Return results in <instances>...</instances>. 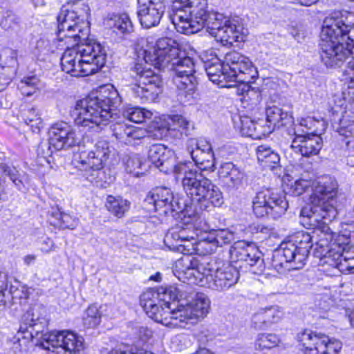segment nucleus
I'll use <instances>...</instances> for the list:
<instances>
[{"label": "nucleus", "mask_w": 354, "mask_h": 354, "mask_svg": "<svg viewBox=\"0 0 354 354\" xmlns=\"http://www.w3.org/2000/svg\"><path fill=\"white\" fill-rule=\"evenodd\" d=\"M29 297L28 289L19 284L18 281H15V284H11L8 292H6V302L10 301L13 304H22L26 302Z\"/></svg>", "instance_id": "39"}, {"label": "nucleus", "mask_w": 354, "mask_h": 354, "mask_svg": "<svg viewBox=\"0 0 354 354\" xmlns=\"http://www.w3.org/2000/svg\"><path fill=\"white\" fill-rule=\"evenodd\" d=\"M7 288L6 277L4 274H0V310L5 308L6 305V292H7Z\"/></svg>", "instance_id": "61"}, {"label": "nucleus", "mask_w": 354, "mask_h": 354, "mask_svg": "<svg viewBox=\"0 0 354 354\" xmlns=\"http://www.w3.org/2000/svg\"><path fill=\"white\" fill-rule=\"evenodd\" d=\"M169 68L173 71L174 75L194 74L195 73L194 63L189 57H180L178 55V58L171 62Z\"/></svg>", "instance_id": "40"}, {"label": "nucleus", "mask_w": 354, "mask_h": 354, "mask_svg": "<svg viewBox=\"0 0 354 354\" xmlns=\"http://www.w3.org/2000/svg\"><path fill=\"white\" fill-rule=\"evenodd\" d=\"M0 26L5 30H14L18 26L17 19L15 15L8 13L6 16L1 19Z\"/></svg>", "instance_id": "57"}, {"label": "nucleus", "mask_w": 354, "mask_h": 354, "mask_svg": "<svg viewBox=\"0 0 354 354\" xmlns=\"http://www.w3.org/2000/svg\"><path fill=\"white\" fill-rule=\"evenodd\" d=\"M132 125L124 122H118L111 126L113 136L124 144H130Z\"/></svg>", "instance_id": "44"}, {"label": "nucleus", "mask_w": 354, "mask_h": 354, "mask_svg": "<svg viewBox=\"0 0 354 354\" xmlns=\"http://www.w3.org/2000/svg\"><path fill=\"white\" fill-rule=\"evenodd\" d=\"M256 152L259 162L264 167L273 169L280 162L279 154L269 146L260 145L257 148Z\"/></svg>", "instance_id": "34"}, {"label": "nucleus", "mask_w": 354, "mask_h": 354, "mask_svg": "<svg viewBox=\"0 0 354 354\" xmlns=\"http://www.w3.org/2000/svg\"><path fill=\"white\" fill-rule=\"evenodd\" d=\"M283 315V310L278 306L260 308L252 315L251 324L256 329L266 330L279 323Z\"/></svg>", "instance_id": "23"}, {"label": "nucleus", "mask_w": 354, "mask_h": 354, "mask_svg": "<svg viewBox=\"0 0 354 354\" xmlns=\"http://www.w3.org/2000/svg\"><path fill=\"white\" fill-rule=\"evenodd\" d=\"M166 122L169 131H178L181 135H187L190 123L185 117L180 115H168Z\"/></svg>", "instance_id": "43"}, {"label": "nucleus", "mask_w": 354, "mask_h": 354, "mask_svg": "<svg viewBox=\"0 0 354 354\" xmlns=\"http://www.w3.org/2000/svg\"><path fill=\"white\" fill-rule=\"evenodd\" d=\"M38 79L35 76L24 77L21 80V91L27 96L33 95L37 89Z\"/></svg>", "instance_id": "51"}, {"label": "nucleus", "mask_w": 354, "mask_h": 354, "mask_svg": "<svg viewBox=\"0 0 354 354\" xmlns=\"http://www.w3.org/2000/svg\"><path fill=\"white\" fill-rule=\"evenodd\" d=\"M341 130L339 133L348 136H354V120H350L348 115H343L339 120Z\"/></svg>", "instance_id": "56"}, {"label": "nucleus", "mask_w": 354, "mask_h": 354, "mask_svg": "<svg viewBox=\"0 0 354 354\" xmlns=\"http://www.w3.org/2000/svg\"><path fill=\"white\" fill-rule=\"evenodd\" d=\"M299 341L305 348V354H337L342 346L338 339L313 332L303 333Z\"/></svg>", "instance_id": "18"}, {"label": "nucleus", "mask_w": 354, "mask_h": 354, "mask_svg": "<svg viewBox=\"0 0 354 354\" xmlns=\"http://www.w3.org/2000/svg\"><path fill=\"white\" fill-rule=\"evenodd\" d=\"M152 332L147 327L141 326L138 328V335L143 341L147 340L151 336Z\"/></svg>", "instance_id": "64"}, {"label": "nucleus", "mask_w": 354, "mask_h": 354, "mask_svg": "<svg viewBox=\"0 0 354 354\" xmlns=\"http://www.w3.org/2000/svg\"><path fill=\"white\" fill-rule=\"evenodd\" d=\"M314 239L315 236L307 232L295 233L274 251L272 266L278 272H281L283 268L288 270L302 268L313 247Z\"/></svg>", "instance_id": "7"}, {"label": "nucleus", "mask_w": 354, "mask_h": 354, "mask_svg": "<svg viewBox=\"0 0 354 354\" xmlns=\"http://www.w3.org/2000/svg\"><path fill=\"white\" fill-rule=\"evenodd\" d=\"M165 243H170L174 247H179V244L180 243V237L178 227L169 230L165 236Z\"/></svg>", "instance_id": "60"}, {"label": "nucleus", "mask_w": 354, "mask_h": 354, "mask_svg": "<svg viewBox=\"0 0 354 354\" xmlns=\"http://www.w3.org/2000/svg\"><path fill=\"white\" fill-rule=\"evenodd\" d=\"M240 130L243 136L253 139H261L271 133L270 127H264L263 121L256 122L248 116H241Z\"/></svg>", "instance_id": "29"}, {"label": "nucleus", "mask_w": 354, "mask_h": 354, "mask_svg": "<svg viewBox=\"0 0 354 354\" xmlns=\"http://www.w3.org/2000/svg\"><path fill=\"white\" fill-rule=\"evenodd\" d=\"M182 185L190 201L183 199L185 217L188 216L191 221L197 218L200 210L206 209L209 203L220 206L223 203L220 189L198 169L188 172L182 179Z\"/></svg>", "instance_id": "6"}, {"label": "nucleus", "mask_w": 354, "mask_h": 354, "mask_svg": "<svg viewBox=\"0 0 354 354\" xmlns=\"http://www.w3.org/2000/svg\"><path fill=\"white\" fill-rule=\"evenodd\" d=\"M231 258L235 261L243 262L240 267L248 268V271L254 274H261L265 270V263L261 252L252 243L240 241L234 243L230 250Z\"/></svg>", "instance_id": "16"}, {"label": "nucleus", "mask_w": 354, "mask_h": 354, "mask_svg": "<svg viewBox=\"0 0 354 354\" xmlns=\"http://www.w3.org/2000/svg\"><path fill=\"white\" fill-rule=\"evenodd\" d=\"M242 30L241 26H238L235 21L230 20L218 34L216 41H220L223 46H232L234 42L244 41L245 36Z\"/></svg>", "instance_id": "31"}, {"label": "nucleus", "mask_w": 354, "mask_h": 354, "mask_svg": "<svg viewBox=\"0 0 354 354\" xmlns=\"http://www.w3.org/2000/svg\"><path fill=\"white\" fill-rule=\"evenodd\" d=\"M209 288L217 290L229 288L234 285L239 279V271L235 266L223 265L221 268L213 270L206 268L205 273L203 275Z\"/></svg>", "instance_id": "19"}, {"label": "nucleus", "mask_w": 354, "mask_h": 354, "mask_svg": "<svg viewBox=\"0 0 354 354\" xmlns=\"http://www.w3.org/2000/svg\"><path fill=\"white\" fill-rule=\"evenodd\" d=\"M57 46L54 41L41 37L30 44L31 53L38 59L44 60L46 56L53 53Z\"/></svg>", "instance_id": "35"}, {"label": "nucleus", "mask_w": 354, "mask_h": 354, "mask_svg": "<svg viewBox=\"0 0 354 354\" xmlns=\"http://www.w3.org/2000/svg\"><path fill=\"white\" fill-rule=\"evenodd\" d=\"M219 174L221 178L233 188H238L241 185L245 177L244 170L231 162H225L221 165Z\"/></svg>", "instance_id": "27"}, {"label": "nucleus", "mask_w": 354, "mask_h": 354, "mask_svg": "<svg viewBox=\"0 0 354 354\" xmlns=\"http://www.w3.org/2000/svg\"><path fill=\"white\" fill-rule=\"evenodd\" d=\"M197 170L196 168L190 169L189 166L183 162H177L176 156H174V167L168 171L169 173H174L177 175L184 174V176H186V174L189 171H195Z\"/></svg>", "instance_id": "59"}, {"label": "nucleus", "mask_w": 354, "mask_h": 354, "mask_svg": "<svg viewBox=\"0 0 354 354\" xmlns=\"http://www.w3.org/2000/svg\"><path fill=\"white\" fill-rule=\"evenodd\" d=\"M188 255H185L180 259L177 262L176 267L179 270V274L182 275L180 277H184L188 280H197L200 281H203V275L205 273L206 267L204 263H201L199 260L195 257Z\"/></svg>", "instance_id": "25"}, {"label": "nucleus", "mask_w": 354, "mask_h": 354, "mask_svg": "<svg viewBox=\"0 0 354 354\" xmlns=\"http://www.w3.org/2000/svg\"><path fill=\"white\" fill-rule=\"evenodd\" d=\"M295 138L290 146L296 153L303 157H310L317 155L321 150L323 143L322 138L315 133H305L299 129H295Z\"/></svg>", "instance_id": "20"}, {"label": "nucleus", "mask_w": 354, "mask_h": 354, "mask_svg": "<svg viewBox=\"0 0 354 354\" xmlns=\"http://www.w3.org/2000/svg\"><path fill=\"white\" fill-rule=\"evenodd\" d=\"M41 325L33 314L28 311L17 332L19 345L26 346L30 341L36 346L51 351V354H76L83 348V338L69 330L41 333Z\"/></svg>", "instance_id": "4"}, {"label": "nucleus", "mask_w": 354, "mask_h": 354, "mask_svg": "<svg viewBox=\"0 0 354 354\" xmlns=\"http://www.w3.org/2000/svg\"><path fill=\"white\" fill-rule=\"evenodd\" d=\"M145 203L149 210L160 212L167 214L172 212H181L185 214V209L183 199L174 201V196L171 189L167 187H157L153 189L145 198Z\"/></svg>", "instance_id": "17"}, {"label": "nucleus", "mask_w": 354, "mask_h": 354, "mask_svg": "<svg viewBox=\"0 0 354 354\" xmlns=\"http://www.w3.org/2000/svg\"><path fill=\"white\" fill-rule=\"evenodd\" d=\"M138 41L142 44L138 56H142L146 63H149L160 69L169 67L180 54L178 43L169 37L159 39L154 46L147 45L146 48L143 45L147 43V41L142 37Z\"/></svg>", "instance_id": "12"}, {"label": "nucleus", "mask_w": 354, "mask_h": 354, "mask_svg": "<svg viewBox=\"0 0 354 354\" xmlns=\"http://www.w3.org/2000/svg\"><path fill=\"white\" fill-rule=\"evenodd\" d=\"M131 203L120 196H109L106 198V207L114 216L122 218L129 211Z\"/></svg>", "instance_id": "36"}, {"label": "nucleus", "mask_w": 354, "mask_h": 354, "mask_svg": "<svg viewBox=\"0 0 354 354\" xmlns=\"http://www.w3.org/2000/svg\"><path fill=\"white\" fill-rule=\"evenodd\" d=\"M151 115L152 113L150 111L138 107L129 108L124 113V116L129 121L136 123H141L145 119L151 118Z\"/></svg>", "instance_id": "47"}, {"label": "nucleus", "mask_w": 354, "mask_h": 354, "mask_svg": "<svg viewBox=\"0 0 354 354\" xmlns=\"http://www.w3.org/2000/svg\"><path fill=\"white\" fill-rule=\"evenodd\" d=\"M101 322V314L97 306L91 305L88 307L83 317V324L88 328H95Z\"/></svg>", "instance_id": "46"}, {"label": "nucleus", "mask_w": 354, "mask_h": 354, "mask_svg": "<svg viewBox=\"0 0 354 354\" xmlns=\"http://www.w3.org/2000/svg\"><path fill=\"white\" fill-rule=\"evenodd\" d=\"M209 239L215 242V246L222 247L224 245L230 244L234 239V234L225 229L212 230L209 232Z\"/></svg>", "instance_id": "45"}, {"label": "nucleus", "mask_w": 354, "mask_h": 354, "mask_svg": "<svg viewBox=\"0 0 354 354\" xmlns=\"http://www.w3.org/2000/svg\"><path fill=\"white\" fill-rule=\"evenodd\" d=\"M174 151L162 144L152 145L148 153L151 163L165 174L174 167Z\"/></svg>", "instance_id": "24"}, {"label": "nucleus", "mask_w": 354, "mask_h": 354, "mask_svg": "<svg viewBox=\"0 0 354 354\" xmlns=\"http://www.w3.org/2000/svg\"><path fill=\"white\" fill-rule=\"evenodd\" d=\"M122 97L112 85L104 86L95 93L76 102L71 115L75 124L97 132L118 115Z\"/></svg>", "instance_id": "3"}, {"label": "nucleus", "mask_w": 354, "mask_h": 354, "mask_svg": "<svg viewBox=\"0 0 354 354\" xmlns=\"http://www.w3.org/2000/svg\"><path fill=\"white\" fill-rule=\"evenodd\" d=\"M266 114V121L269 123L267 127L271 128V132L276 127L279 128L292 122V116L287 111H283L281 108L275 105L268 106Z\"/></svg>", "instance_id": "32"}, {"label": "nucleus", "mask_w": 354, "mask_h": 354, "mask_svg": "<svg viewBox=\"0 0 354 354\" xmlns=\"http://www.w3.org/2000/svg\"><path fill=\"white\" fill-rule=\"evenodd\" d=\"M306 172L307 177L302 174L290 187V192L295 196H300L313 187L309 204L301 209V223L306 227L320 232V238L315 243L322 257H331L342 268L354 272V243L340 242L344 235L333 232L328 225L337 214L335 207L337 183L330 176L322 177L314 182L311 165Z\"/></svg>", "instance_id": "1"}, {"label": "nucleus", "mask_w": 354, "mask_h": 354, "mask_svg": "<svg viewBox=\"0 0 354 354\" xmlns=\"http://www.w3.org/2000/svg\"><path fill=\"white\" fill-rule=\"evenodd\" d=\"M109 26L114 31L120 33H129L133 31V26L129 17L127 14L115 15L109 21Z\"/></svg>", "instance_id": "42"}, {"label": "nucleus", "mask_w": 354, "mask_h": 354, "mask_svg": "<svg viewBox=\"0 0 354 354\" xmlns=\"http://www.w3.org/2000/svg\"><path fill=\"white\" fill-rule=\"evenodd\" d=\"M1 168L3 173L10 177V180L13 182L16 187L19 189H21L23 187V183L19 178L18 171L16 169V168L6 164H2L1 165Z\"/></svg>", "instance_id": "55"}, {"label": "nucleus", "mask_w": 354, "mask_h": 354, "mask_svg": "<svg viewBox=\"0 0 354 354\" xmlns=\"http://www.w3.org/2000/svg\"><path fill=\"white\" fill-rule=\"evenodd\" d=\"M131 75L136 81L131 88L134 97L141 103L153 102L161 92L162 82L159 75L140 63L135 64Z\"/></svg>", "instance_id": "13"}, {"label": "nucleus", "mask_w": 354, "mask_h": 354, "mask_svg": "<svg viewBox=\"0 0 354 354\" xmlns=\"http://www.w3.org/2000/svg\"><path fill=\"white\" fill-rule=\"evenodd\" d=\"M288 207L286 198L272 189L258 192L253 200V211L257 217L268 215L277 219L285 214Z\"/></svg>", "instance_id": "15"}, {"label": "nucleus", "mask_w": 354, "mask_h": 354, "mask_svg": "<svg viewBox=\"0 0 354 354\" xmlns=\"http://www.w3.org/2000/svg\"><path fill=\"white\" fill-rule=\"evenodd\" d=\"M201 19L203 21L200 30H202L203 28L206 27L207 31L209 35L214 37L216 40L221 30L224 29V26L230 21V20L225 19L222 14L209 11L205 13L204 17H202Z\"/></svg>", "instance_id": "30"}, {"label": "nucleus", "mask_w": 354, "mask_h": 354, "mask_svg": "<svg viewBox=\"0 0 354 354\" xmlns=\"http://www.w3.org/2000/svg\"><path fill=\"white\" fill-rule=\"evenodd\" d=\"M0 64L3 68L8 69L10 75H14L18 66L17 51L12 48L4 49L0 55Z\"/></svg>", "instance_id": "41"}, {"label": "nucleus", "mask_w": 354, "mask_h": 354, "mask_svg": "<svg viewBox=\"0 0 354 354\" xmlns=\"http://www.w3.org/2000/svg\"><path fill=\"white\" fill-rule=\"evenodd\" d=\"M53 216L57 219V223L55 225H59L64 229H74L78 224V220L72 217L71 215L60 212L59 210L52 213Z\"/></svg>", "instance_id": "49"}, {"label": "nucleus", "mask_w": 354, "mask_h": 354, "mask_svg": "<svg viewBox=\"0 0 354 354\" xmlns=\"http://www.w3.org/2000/svg\"><path fill=\"white\" fill-rule=\"evenodd\" d=\"M125 170L135 176H140L142 174L140 159L136 156L129 157L126 162Z\"/></svg>", "instance_id": "52"}, {"label": "nucleus", "mask_w": 354, "mask_h": 354, "mask_svg": "<svg viewBox=\"0 0 354 354\" xmlns=\"http://www.w3.org/2000/svg\"><path fill=\"white\" fill-rule=\"evenodd\" d=\"M164 293L177 300V304L165 301L153 288L147 289L140 297V306L149 317L163 325L185 328L196 324L209 313L210 301L207 295L195 293L189 286L171 287Z\"/></svg>", "instance_id": "2"}, {"label": "nucleus", "mask_w": 354, "mask_h": 354, "mask_svg": "<svg viewBox=\"0 0 354 354\" xmlns=\"http://www.w3.org/2000/svg\"><path fill=\"white\" fill-rule=\"evenodd\" d=\"M211 144L209 142L196 138L189 139L187 144V151L194 162L196 160H198L207 151H211Z\"/></svg>", "instance_id": "38"}, {"label": "nucleus", "mask_w": 354, "mask_h": 354, "mask_svg": "<svg viewBox=\"0 0 354 354\" xmlns=\"http://www.w3.org/2000/svg\"><path fill=\"white\" fill-rule=\"evenodd\" d=\"M325 21L340 22L339 24V28L340 30H343L342 36L344 38L347 39V37L348 36V34L351 31V28H354V13H349L346 16L345 21H343L342 19L333 18L326 19Z\"/></svg>", "instance_id": "53"}, {"label": "nucleus", "mask_w": 354, "mask_h": 354, "mask_svg": "<svg viewBox=\"0 0 354 354\" xmlns=\"http://www.w3.org/2000/svg\"><path fill=\"white\" fill-rule=\"evenodd\" d=\"M66 50L61 58L62 68L72 76H88L102 68L106 62L104 48L95 40H85L72 46L63 41Z\"/></svg>", "instance_id": "5"}, {"label": "nucleus", "mask_w": 354, "mask_h": 354, "mask_svg": "<svg viewBox=\"0 0 354 354\" xmlns=\"http://www.w3.org/2000/svg\"><path fill=\"white\" fill-rule=\"evenodd\" d=\"M88 11V6L81 1H77L71 10L62 7L57 17V39L65 41L68 46L88 40L89 29L86 21Z\"/></svg>", "instance_id": "9"}, {"label": "nucleus", "mask_w": 354, "mask_h": 354, "mask_svg": "<svg viewBox=\"0 0 354 354\" xmlns=\"http://www.w3.org/2000/svg\"><path fill=\"white\" fill-rule=\"evenodd\" d=\"M137 15L140 25L145 28L157 26L165 11L162 0H148L141 2L138 0Z\"/></svg>", "instance_id": "21"}, {"label": "nucleus", "mask_w": 354, "mask_h": 354, "mask_svg": "<svg viewBox=\"0 0 354 354\" xmlns=\"http://www.w3.org/2000/svg\"><path fill=\"white\" fill-rule=\"evenodd\" d=\"M173 82L177 88L180 97H184L187 101L193 98L197 84L194 74L174 75Z\"/></svg>", "instance_id": "28"}, {"label": "nucleus", "mask_w": 354, "mask_h": 354, "mask_svg": "<svg viewBox=\"0 0 354 354\" xmlns=\"http://www.w3.org/2000/svg\"><path fill=\"white\" fill-rule=\"evenodd\" d=\"M223 62L230 83L248 84L258 77V71L249 58L237 51L226 53Z\"/></svg>", "instance_id": "14"}, {"label": "nucleus", "mask_w": 354, "mask_h": 354, "mask_svg": "<svg viewBox=\"0 0 354 354\" xmlns=\"http://www.w3.org/2000/svg\"><path fill=\"white\" fill-rule=\"evenodd\" d=\"M205 69L209 79L220 87H231L227 71L224 70V62L218 57L205 62Z\"/></svg>", "instance_id": "26"}, {"label": "nucleus", "mask_w": 354, "mask_h": 354, "mask_svg": "<svg viewBox=\"0 0 354 354\" xmlns=\"http://www.w3.org/2000/svg\"><path fill=\"white\" fill-rule=\"evenodd\" d=\"M24 123L29 126L33 133H39L43 127V121L39 111L35 107H27L21 113Z\"/></svg>", "instance_id": "37"}, {"label": "nucleus", "mask_w": 354, "mask_h": 354, "mask_svg": "<svg viewBox=\"0 0 354 354\" xmlns=\"http://www.w3.org/2000/svg\"><path fill=\"white\" fill-rule=\"evenodd\" d=\"M53 145L50 143V138L48 141H42L38 145L37 152V156L39 158L44 159L47 162H50L49 158L51 157L53 150Z\"/></svg>", "instance_id": "54"}, {"label": "nucleus", "mask_w": 354, "mask_h": 354, "mask_svg": "<svg viewBox=\"0 0 354 354\" xmlns=\"http://www.w3.org/2000/svg\"><path fill=\"white\" fill-rule=\"evenodd\" d=\"M147 131H146L145 129L136 127L132 125L130 136V143H131L133 140L144 138L147 136Z\"/></svg>", "instance_id": "62"}, {"label": "nucleus", "mask_w": 354, "mask_h": 354, "mask_svg": "<svg viewBox=\"0 0 354 354\" xmlns=\"http://www.w3.org/2000/svg\"><path fill=\"white\" fill-rule=\"evenodd\" d=\"M49 138L55 150L70 148L79 143L73 129L66 122L56 123L49 131Z\"/></svg>", "instance_id": "22"}, {"label": "nucleus", "mask_w": 354, "mask_h": 354, "mask_svg": "<svg viewBox=\"0 0 354 354\" xmlns=\"http://www.w3.org/2000/svg\"><path fill=\"white\" fill-rule=\"evenodd\" d=\"M195 164L198 167V170L206 171L210 170L214 171L215 167V158L214 154L211 147V151H207L204 155L198 160H196Z\"/></svg>", "instance_id": "50"}, {"label": "nucleus", "mask_w": 354, "mask_h": 354, "mask_svg": "<svg viewBox=\"0 0 354 354\" xmlns=\"http://www.w3.org/2000/svg\"><path fill=\"white\" fill-rule=\"evenodd\" d=\"M279 342V339L275 334H261L256 341L255 346L259 350L272 348L277 346Z\"/></svg>", "instance_id": "48"}, {"label": "nucleus", "mask_w": 354, "mask_h": 354, "mask_svg": "<svg viewBox=\"0 0 354 354\" xmlns=\"http://www.w3.org/2000/svg\"><path fill=\"white\" fill-rule=\"evenodd\" d=\"M215 242L209 239V232L200 239L195 240L194 243L182 245L187 254L196 253L199 255H207L215 252Z\"/></svg>", "instance_id": "33"}, {"label": "nucleus", "mask_w": 354, "mask_h": 354, "mask_svg": "<svg viewBox=\"0 0 354 354\" xmlns=\"http://www.w3.org/2000/svg\"><path fill=\"white\" fill-rule=\"evenodd\" d=\"M344 94L346 95L349 100L354 102V77H351L348 82L347 88L344 91Z\"/></svg>", "instance_id": "63"}, {"label": "nucleus", "mask_w": 354, "mask_h": 354, "mask_svg": "<svg viewBox=\"0 0 354 354\" xmlns=\"http://www.w3.org/2000/svg\"><path fill=\"white\" fill-rule=\"evenodd\" d=\"M207 7V0H175L170 17L176 30L185 35L199 32Z\"/></svg>", "instance_id": "10"}, {"label": "nucleus", "mask_w": 354, "mask_h": 354, "mask_svg": "<svg viewBox=\"0 0 354 354\" xmlns=\"http://www.w3.org/2000/svg\"><path fill=\"white\" fill-rule=\"evenodd\" d=\"M339 23L324 21L320 34L321 61L328 68L340 67L349 55L354 56L348 41L342 36Z\"/></svg>", "instance_id": "8"}, {"label": "nucleus", "mask_w": 354, "mask_h": 354, "mask_svg": "<svg viewBox=\"0 0 354 354\" xmlns=\"http://www.w3.org/2000/svg\"><path fill=\"white\" fill-rule=\"evenodd\" d=\"M110 152L109 142L104 140H99L86 150L82 151L75 158L74 163L82 172V176L92 182L99 178Z\"/></svg>", "instance_id": "11"}, {"label": "nucleus", "mask_w": 354, "mask_h": 354, "mask_svg": "<svg viewBox=\"0 0 354 354\" xmlns=\"http://www.w3.org/2000/svg\"><path fill=\"white\" fill-rule=\"evenodd\" d=\"M178 231L180 237V243L179 244V247L183 248L182 252H184V254H187L182 245L194 243V242H192L191 241H195L194 236V232L183 227H178Z\"/></svg>", "instance_id": "58"}]
</instances>
